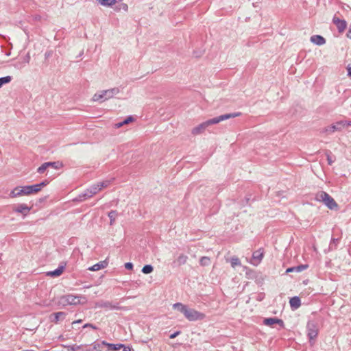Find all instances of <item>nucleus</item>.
<instances>
[{"instance_id":"nucleus-11","label":"nucleus","mask_w":351,"mask_h":351,"mask_svg":"<svg viewBox=\"0 0 351 351\" xmlns=\"http://www.w3.org/2000/svg\"><path fill=\"white\" fill-rule=\"evenodd\" d=\"M31 210V207L25 204H19L13 208V210L16 213H21L26 216Z\"/></svg>"},{"instance_id":"nucleus-28","label":"nucleus","mask_w":351,"mask_h":351,"mask_svg":"<svg viewBox=\"0 0 351 351\" xmlns=\"http://www.w3.org/2000/svg\"><path fill=\"white\" fill-rule=\"evenodd\" d=\"M187 259V256L182 254L178 257L176 261H175V263H177L178 265H182L186 263Z\"/></svg>"},{"instance_id":"nucleus-22","label":"nucleus","mask_w":351,"mask_h":351,"mask_svg":"<svg viewBox=\"0 0 351 351\" xmlns=\"http://www.w3.org/2000/svg\"><path fill=\"white\" fill-rule=\"evenodd\" d=\"M108 263L106 261H101L99 263H97L93 266L90 267L88 269L90 271H99L101 269H104L106 267Z\"/></svg>"},{"instance_id":"nucleus-33","label":"nucleus","mask_w":351,"mask_h":351,"mask_svg":"<svg viewBox=\"0 0 351 351\" xmlns=\"http://www.w3.org/2000/svg\"><path fill=\"white\" fill-rule=\"evenodd\" d=\"M47 165V162H44L43 164H42L41 166H40L38 168L37 172L40 174L43 173L48 168L47 165Z\"/></svg>"},{"instance_id":"nucleus-30","label":"nucleus","mask_w":351,"mask_h":351,"mask_svg":"<svg viewBox=\"0 0 351 351\" xmlns=\"http://www.w3.org/2000/svg\"><path fill=\"white\" fill-rule=\"evenodd\" d=\"M104 95L101 93V91H99V92H97L96 93L93 97V101H104L105 100H104Z\"/></svg>"},{"instance_id":"nucleus-23","label":"nucleus","mask_w":351,"mask_h":351,"mask_svg":"<svg viewBox=\"0 0 351 351\" xmlns=\"http://www.w3.org/2000/svg\"><path fill=\"white\" fill-rule=\"evenodd\" d=\"M48 168L51 167L54 169H60L63 167V164L60 161H54V162H47V165Z\"/></svg>"},{"instance_id":"nucleus-14","label":"nucleus","mask_w":351,"mask_h":351,"mask_svg":"<svg viewBox=\"0 0 351 351\" xmlns=\"http://www.w3.org/2000/svg\"><path fill=\"white\" fill-rule=\"evenodd\" d=\"M332 21L334 24L337 26V29L339 32H342L345 30L347 26L346 21L345 20L339 19L334 16Z\"/></svg>"},{"instance_id":"nucleus-24","label":"nucleus","mask_w":351,"mask_h":351,"mask_svg":"<svg viewBox=\"0 0 351 351\" xmlns=\"http://www.w3.org/2000/svg\"><path fill=\"white\" fill-rule=\"evenodd\" d=\"M87 190L88 191L90 195L93 197L94 195L97 194L99 191H101V188H99V186L96 183L90 186Z\"/></svg>"},{"instance_id":"nucleus-39","label":"nucleus","mask_w":351,"mask_h":351,"mask_svg":"<svg viewBox=\"0 0 351 351\" xmlns=\"http://www.w3.org/2000/svg\"><path fill=\"white\" fill-rule=\"evenodd\" d=\"M83 328H90L92 329H94V330H97L98 328L93 324H90V323H87V324H85L83 326H82Z\"/></svg>"},{"instance_id":"nucleus-15","label":"nucleus","mask_w":351,"mask_h":351,"mask_svg":"<svg viewBox=\"0 0 351 351\" xmlns=\"http://www.w3.org/2000/svg\"><path fill=\"white\" fill-rule=\"evenodd\" d=\"M289 304L293 311L297 310L301 306V300L298 296H293L290 298Z\"/></svg>"},{"instance_id":"nucleus-17","label":"nucleus","mask_w":351,"mask_h":351,"mask_svg":"<svg viewBox=\"0 0 351 351\" xmlns=\"http://www.w3.org/2000/svg\"><path fill=\"white\" fill-rule=\"evenodd\" d=\"M308 267V265L301 264L298 266L291 267L287 268L286 270V273H291V272H294V271L301 272V271L305 270L306 269H307Z\"/></svg>"},{"instance_id":"nucleus-36","label":"nucleus","mask_w":351,"mask_h":351,"mask_svg":"<svg viewBox=\"0 0 351 351\" xmlns=\"http://www.w3.org/2000/svg\"><path fill=\"white\" fill-rule=\"evenodd\" d=\"M102 346H104V345L101 343V341L99 343H95L93 344L92 351H101V349Z\"/></svg>"},{"instance_id":"nucleus-48","label":"nucleus","mask_w":351,"mask_h":351,"mask_svg":"<svg viewBox=\"0 0 351 351\" xmlns=\"http://www.w3.org/2000/svg\"><path fill=\"white\" fill-rule=\"evenodd\" d=\"M347 37L351 39V23L347 32Z\"/></svg>"},{"instance_id":"nucleus-8","label":"nucleus","mask_w":351,"mask_h":351,"mask_svg":"<svg viewBox=\"0 0 351 351\" xmlns=\"http://www.w3.org/2000/svg\"><path fill=\"white\" fill-rule=\"evenodd\" d=\"M343 129H344L343 121H339L329 126L324 128L322 132L328 134H332L335 132H340Z\"/></svg>"},{"instance_id":"nucleus-5","label":"nucleus","mask_w":351,"mask_h":351,"mask_svg":"<svg viewBox=\"0 0 351 351\" xmlns=\"http://www.w3.org/2000/svg\"><path fill=\"white\" fill-rule=\"evenodd\" d=\"M307 330V336L309 339V342L311 344L313 343V341L317 338L318 335V328L317 324L312 321H309L307 323L306 326Z\"/></svg>"},{"instance_id":"nucleus-16","label":"nucleus","mask_w":351,"mask_h":351,"mask_svg":"<svg viewBox=\"0 0 351 351\" xmlns=\"http://www.w3.org/2000/svg\"><path fill=\"white\" fill-rule=\"evenodd\" d=\"M311 43L317 45H323L326 43V39L321 35H313L311 37Z\"/></svg>"},{"instance_id":"nucleus-26","label":"nucleus","mask_w":351,"mask_h":351,"mask_svg":"<svg viewBox=\"0 0 351 351\" xmlns=\"http://www.w3.org/2000/svg\"><path fill=\"white\" fill-rule=\"evenodd\" d=\"M117 215H118V213L117 210H112L108 213V216L110 218V226L114 225Z\"/></svg>"},{"instance_id":"nucleus-53","label":"nucleus","mask_w":351,"mask_h":351,"mask_svg":"<svg viewBox=\"0 0 351 351\" xmlns=\"http://www.w3.org/2000/svg\"><path fill=\"white\" fill-rule=\"evenodd\" d=\"M44 351H49V350H44Z\"/></svg>"},{"instance_id":"nucleus-35","label":"nucleus","mask_w":351,"mask_h":351,"mask_svg":"<svg viewBox=\"0 0 351 351\" xmlns=\"http://www.w3.org/2000/svg\"><path fill=\"white\" fill-rule=\"evenodd\" d=\"M110 183V180H104L100 182H97V184L99 186V188H101V190L103 188L107 187Z\"/></svg>"},{"instance_id":"nucleus-18","label":"nucleus","mask_w":351,"mask_h":351,"mask_svg":"<svg viewBox=\"0 0 351 351\" xmlns=\"http://www.w3.org/2000/svg\"><path fill=\"white\" fill-rule=\"evenodd\" d=\"M101 343L107 346L112 351H117L122 348V347H124V345L122 343L114 344L108 343L106 341H101Z\"/></svg>"},{"instance_id":"nucleus-38","label":"nucleus","mask_w":351,"mask_h":351,"mask_svg":"<svg viewBox=\"0 0 351 351\" xmlns=\"http://www.w3.org/2000/svg\"><path fill=\"white\" fill-rule=\"evenodd\" d=\"M330 154L331 152H329V153H327L326 154V158H327V161H328V164L329 165H332V164L334 162L335 160H333L332 158V156H330Z\"/></svg>"},{"instance_id":"nucleus-42","label":"nucleus","mask_w":351,"mask_h":351,"mask_svg":"<svg viewBox=\"0 0 351 351\" xmlns=\"http://www.w3.org/2000/svg\"><path fill=\"white\" fill-rule=\"evenodd\" d=\"M180 332H180V330H178V331H176V332H174L173 333H172V334H171V335H169V338H170V339H174V338H176L178 335H179L180 334Z\"/></svg>"},{"instance_id":"nucleus-21","label":"nucleus","mask_w":351,"mask_h":351,"mask_svg":"<svg viewBox=\"0 0 351 351\" xmlns=\"http://www.w3.org/2000/svg\"><path fill=\"white\" fill-rule=\"evenodd\" d=\"M92 196L90 195L88 191L86 189L84 193L79 194L76 197L73 199V202H82L86 199L90 198Z\"/></svg>"},{"instance_id":"nucleus-7","label":"nucleus","mask_w":351,"mask_h":351,"mask_svg":"<svg viewBox=\"0 0 351 351\" xmlns=\"http://www.w3.org/2000/svg\"><path fill=\"white\" fill-rule=\"evenodd\" d=\"M61 303L64 305H77L80 304V296L74 295L71 294L64 295L60 298Z\"/></svg>"},{"instance_id":"nucleus-34","label":"nucleus","mask_w":351,"mask_h":351,"mask_svg":"<svg viewBox=\"0 0 351 351\" xmlns=\"http://www.w3.org/2000/svg\"><path fill=\"white\" fill-rule=\"evenodd\" d=\"M230 263H231V265L233 267L241 265V261L237 257H232L230 260Z\"/></svg>"},{"instance_id":"nucleus-13","label":"nucleus","mask_w":351,"mask_h":351,"mask_svg":"<svg viewBox=\"0 0 351 351\" xmlns=\"http://www.w3.org/2000/svg\"><path fill=\"white\" fill-rule=\"evenodd\" d=\"M66 267V263H62L57 269L47 273V275L51 277L60 276L64 271Z\"/></svg>"},{"instance_id":"nucleus-3","label":"nucleus","mask_w":351,"mask_h":351,"mask_svg":"<svg viewBox=\"0 0 351 351\" xmlns=\"http://www.w3.org/2000/svg\"><path fill=\"white\" fill-rule=\"evenodd\" d=\"M36 193L33 185H27L23 186H16L11 191L10 193V197H16L21 195H29Z\"/></svg>"},{"instance_id":"nucleus-27","label":"nucleus","mask_w":351,"mask_h":351,"mask_svg":"<svg viewBox=\"0 0 351 351\" xmlns=\"http://www.w3.org/2000/svg\"><path fill=\"white\" fill-rule=\"evenodd\" d=\"M101 5L107 7H112L117 2V0H97Z\"/></svg>"},{"instance_id":"nucleus-45","label":"nucleus","mask_w":351,"mask_h":351,"mask_svg":"<svg viewBox=\"0 0 351 351\" xmlns=\"http://www.w3.org/2000/svg\"><path fill=\"white\" fill-rule=\"evenodd\" d=\"M343 128L346 127L351 126V121H343Z\"/></svg>"},{"instance_id":"nucleus-10","label":"nucleus","mask_w":351,"mask_h":351,"mask_svg":"<svg viewBox=\"0 0 351 351\" xmlns=\"http://www.w3.org/2000/svg\"><path fill=\"white\" fill-rule=\"evenodd\" d=\"M66 313L63 311H59L56 313H51L49 316V319L51 322L54 324H58L60 320H62L65 318Z\"/></svg>"},{"instance_id":"nucleus-49","label":"nucleus","mask_w":351,"mask_h":351,"mask_svg":"<svg viewBox=\"0 0 351 351\" xmlns=\"http://www.w3.org/2000/svg\"><path fill=\"white\" fill-rule=\"evenodd\" d=\"M82 322V319H77V320H75V321L73 322H72V324H73V325H75V324H80V323H81Z\"/></svg>"},{"instance_id":"nucleus-12","label":"nucleus","mask_w":351,"mask_h":351,"mask_svg":"<svg viewBox=\"0 0 351 351\" xmlns=\"http://www.w3.org/2000/svg\"><path fill=\"white\" fill-rule=\"evenodd\" d=\"M119 88H112L108 90H101V93L103 94L104 100H108L110 98H112L115 95L118 94L119 93Z\"/></svg>"},{"instance_id":"nucleus-37","label":"nucleus","mask_w":351,"mask_h":351,"mask_svg":"<svg viewBox=\"0 0 351 351\" xmlns=\"http://www.w3.org/2000/svg\"><path fill=\"white\" fill-rule=\"evenodd\" d=\"M134 118L132 115H130L123 121V123H124V125H125L134 121Z\"/></svg>"},{"instance_id":"nucleus-9","label":"nucleus","mask_w":351,"mask_h":351,"mask_svg":"<svg viewBox=\"0 0 351 351\" xmlns=\"http://www.w3.org/2000/svg\"><path fill=\"white\" fill-rule=\"evenodd\" d=\"M263 324L265 326H271L275 324H278L281 328H285V324L282 319L278 317H267L263 319Z\"/></svg>"},{"instance_id":"nucleus-4","label":"nucleus","mask_w":351,"mask_h":351,"mask_svg":"<svg viewBox=\"0 0 351 351\" xmlns=\"http://www.w3.org/2000/svg\"><path fill=\"white\" fill-rule=\"evenodd\" d=\"M95 307L104 308L106 311L113 310H123L127 311L128 308L125 306H121L119 302H114L112 301L100 300L95 303Z\"/></svg>"},{"instance_id":"nucleus-2","label":"nucleus","mask_w":351,"mask_h":351,"mask_svg":"<svg viewBox=\"0 0 351 351\" xmlns=\"http://www.w3.org/2000/svg\"><path fill=\"white\" fill-rule=\"evenodd\" d=\"M315 199L318 202H322L330 210L338 208V204L335 199L325 191H320L316 193Z\"/></svg>"},{"instance_id":"nucleus-19","label":"nucleus","mask_w":351,"mask_h":351,"mask_svg":"<svg viewBox=\"0 0 351 351\" xmlns=\"http://www.w3.org/2000/svg\"><path fill=\"white\" fill-rule=\"evenodd\" d=\"M263 257V252L261 251V249L254 252L252 254V258L255 261V263H254V265H258L262 260Z\"/></svg>"},{"instance_id":"nucleus-52","label":"nucleus","mask_w":351,"mask_h":351,"mask_svg":"<svg viewBox=\"0 0 351 351\" xmlns=\"http://www.w3.org/2000/svg\"><path fill=\"white\" fill-rule=\"evenodd\" d=\"M250 199V197H246L245 200H246L247 204L249 202Z\"/></svg>"},{"instance_id":"nucleus-32","label":"nucleus","mask_w":351,"mask_h":351,"mask_svg":"<svg viewBox=\"0 0 351 351\" xmlns=\"http://www.w3.org/2000/svg\"><path fill=\"white\" fill-rule=\"evenodd\" d=\"M154 267L152 265H145L142 268V272L145 274H150L153 271Z\"/></svg>"},{"instance_id":"nucleus-31","label":"nucleus","mask_w":351,"mask_h":351,"mask_svg":"<svg viewBox=\"0 0 351 351\" xmlns=\"http://www.w3.org/2000/svg\"><path fill=\"white\" fill-rule=\"evenodd\" d=\"M199 264L202 266H208L210 264V259L208 256H202L199 260Z\"/></svg>"},{"instance_id":"nucleus-50","label":"nucleus","mask_w":351,"mask_h":351,"mask_svg":"<svg viewBox=\"0 0 351 351\" xmlns=\"http://www.w3.org/2000/svg\"><path fill=\"white\" fill-rule=\"evenodd\" d=\"M22 66H23V65L21 63H17L15 64V67H16L18 69H21Z\"/></svg>"},{"instance_id":"nucleus-20","label":"nucleus","mask_w":351,"mask_h":351,"mask_svg":"<svg viewBox=\"0 0 351 351\" xmlns=\"http://www.w3.org/2000/svg\"><path fill=\"white\" fill-rule=\"evenodd\" d=\"M189 306L180 302L175 303L173 305V308L177 310L185 315Z\"/></svg>"},{"instance_id":"nucleus-29","label":"nucleus","mask_w":351,"mask_h":351,"mask_svg":"<svg viewBox=\"0 0 351 351\" xmlns=\"http://www.w3.org/2000/svg\"><path fill=\"white\" fill-rule=\"evenodd\" d=\"M12 80V77L10 75L1 77H0V88L4 85L9 82H10Z\"/></svg>"},{"instance_id":"nucleus-51","label":"nucleus","mask_w":351,"mask_h":351,"mask_svg":"<svg viewBox=\"0 0 351 351\" xmlns=\"http://www.w3.org/2000/svg\"><path fill=\"white\" fill-rule=\"evenodd\" d=\"M348 75L351 77V67H348Z\"/></svg>"},{"instance_id":"nucleus-1","label":"nucleus","mask_w":351,"mask_h":351,"mask_svg":"<svg viewBox=\"0 0 351 351\" xmlns=\"http://www.w3.org/2000/svg\"><path fill=\"white\" fill-rule=\"evenodd\" d=\"M241 115V112H238L221 114L219 117H216L213 119H208V120L200 123L197 126L195 127L192 130V134L194 135L199 134L202 133L206 130V128L210 125L217 124L222 121H225V120H227L230 118H234L237 117H239Z\"/></svg>"},{"instance_id":"nucleus-6","label":"nucleus","mask_w":351,"mask_h":351,"mask_svg":"<svg viewBox=\"0 0 351 351\" xmlns=\"http://www.w3.org/2000/svg\"><path fill=\"white\" fill-rule=\"evenodd\" d=\"M184 317L191 322H195L198 320H203L206 315L205 314L199 312L193 308H188Z\"/></svg>"},{"instance_id":"nucleus-47","label":"nucleus","mask_w":351,"mask_h":351,"mask_svg":"<svg viewBox=\"0 0 351 351\" xmlns=\"http://www.w3.org/2000/svg\"><path fill=\"white\" fill-rule=\"evenodd\" d=\"M122 348H123L122 351H132V348L128 347V346H124V347H122Z\"/></svg>"},{"instance_id":"nucleus-43","label":"nucleus","mask_w":351,"mask_h":351,"mask_svg":"<svg viewBox=\"0 0 351 351\" xmlns=\"http://www.w3.org/2000/svg\"><path fill=\"white\" fill-rule=\"evenodd\" d=\"M30 60V56L29 53H27L26 56L23 58V61L25 63H29Z\"/></svg>"},{"instance_id":"nucleus-25","label":"nucleus","mask_w":351,"mask_h":351,"mask_svg":"<svg viewBox=\"0 0 351 351\" xmlns=\"http://www.w3.org/2000/svg\"><path fill=\"white\" fill-rule=\"evenodd\" d=\"M49 183V181L47 180H45L43 181H42L41 182L38 183V184H34V189H35V191L36 193H38L40 191H41V189L46 186L47 185H48Z\"/></svg>"},{"instance_id":"nucleus-41","label":"nucleus","mask_w":351,"mask_h":351,"mask_svg":"<svg viewBox=\"0 0 351 351\" xmlns=\"http://www.w3.org/2000/svg\"><path fill=\"white\" fill-rule=\"evenodd\" d=\"M134 267L132 263L128 262L125 263V268L128 270H132Z\"/></svg>"},{"instance_id":"nucleus-44","label":"nucleus","mask_w":351,"mask_h":351,"mask_svg":"<svg viewBox=\"0 0 351 351\" xmlns=\"http://www.w3.org/2000/svg\"><path fill=\"white\" fill-rule=\"evenodd\" d=\"M120 9L123 10L124 11H128V5L126 3H121L120 5Z\"/></svg>"},{"instance_id":"nucleus-40","label":"nucleus","mask_w":351,"mask_h":351,"mask_svg":"<svg viewBox=\"0 0 351 351\" xmlns=\"http://www.w3.org/2000/svg\"><path fill=\"white\" fill-rule=\"evenodd\" d=\"M339 243L338 239H332L330 243V248H332L333 247H335L337 244Z\"/></svg>"},{"instance_id":"nucleus-46","label":"nucleus","mask_w":351,"mask_h":351,"mask_svg":"<svg viewBox=\"0 0 351 351\" xmlns=\"http://www.w3.org/2000/svg\"><path fill=\"white\" fill-rule=\"evenodd\" d=\"M123 125H124L123 121L115 124V126L117 128H119L122 127Z\"/></svg>"}]
</instances>
